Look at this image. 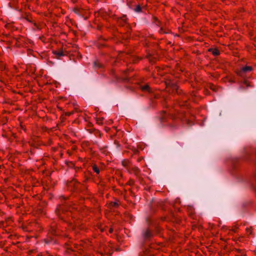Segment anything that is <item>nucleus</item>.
<instances>
[{"instance_id": "dca6fc26", "label": "nucleus", "mask_w": 256, "mask_h": 256, "mask_svg": "<svg viewBox=\"0 0 256 256\" xmlns=\"http://www.w3.org/2000/svg\"><path fill=\"white\" fill-rule=\"evenodd\" d=\"M210 88L214 91H216L217 88L214 85H211Z\"/></svg>"}, {"instance_id": "2eb2a0df", "label": "nucleus", "mask_w": 256, "mask_h": 256, "mask_svg": "<svg viewBox=\"0 0 256 256\" xmlns=\"http://www.w3.org/2000/svg\"><path fill=\"white\" fill-rule=\"evenodd\" d=\"M244 154H245V155H248L250 154V151L248 149H246V150H244Z\"/></svg>"}, {"instance_id": "9b49d317", "label": "nucleus", "mask_w": 256, "mask_h": 256, "mask_svg": "<svg viewBox=\"0 0 256 256\" xmlns=\"http://www.w3.org/2000/svg\"><path fill=\"white\" fill-rule=\"evenodd\" d=\"M134 10L136 12H141L142 8L140 5H138Z\"/></svg>"}, {"instance_id": "0eeeda50", "label": "nucleus", "mask_w": 256, "mask_h": 256, "mask_svg": "<svg viewBox=\"0 0 256 256\" xmlns=\"http://www.w3.org/2000/svg\"><path fill=\"white\" fill-rule=\"evenodd\" d=\"M94 66L96 68H102L103 66L102 64L98 62H94Z\"/></svg>"}, {"instance_id": "ddd939ff", "label": "nucleus", "mask_w": 256, "mask_h": 256, "mask_svg": "<svg viewBox=\"0 0 256 256\" xmlns=\"http://www.w3.org/2000/svg\"><path fill=\"white\" fill-rule=\"evenodd\" d=\"M166 116V114H165V112H163L162 114V116H160V120L162 121H163L165 119V116Z\"/></svg>"}, {"instance_id": "4468645a", "label": "nucleus", "mask_w": 256, "mask_h": 256, "mask_svg": "<svg viewBox=\"0 0 256 256\" xmlns=\"http://www.w3.org/2000/svg\"><path fill=\"white\" fill-rule=\"evenodd\" d=\"M74 12L77 14H78V15H80V9H78V8H75L74 10Z\"/></svg>"}, {"instance_id": "f3484780", "label": "nucleus", "mask_w": 256, "mask_h": 256, "mask_svg": "<svg viewBox=\"0 0 256 256\" xmlns=\"http://www.w3.org/2000/svg\"><path fill=\"white\" fill-rule=\"evenodd\" d=\"M128 162L127 161H122V164L124 166H126L128 164Z\"/></svg>"}, {"instance_id": "1a4fd4ad", "label": "nucleus", "mask_w": 256, "mask_h": 256, "mask_svg": "<svg viewBox=\"0 0 256 256\" xmlns=\"http://www.w3.org/2000/svg\"><path fill=\"white\" fill-rule=\"evenodd\" d=\"M210 51L212 52L214 56H218L220 54V52L217 49H210Z\"/></svg>"}, {"instance_id": "a211bd4d", "label": "nucleus", "mask_w": 256, "mask_h": 256, "mask_svg": "<svg viewBox=\"0 0 256 256\" xmlns=\"http://www.w3.org/2000/svg\"><path fill=\"white\" fill-rule=\"evenodd\" d=\"M102 118H100V119H97L96 120V122L98 124H102Z\"/></svg>"}, {"instance_id": "39448f33", "label": "nucleus", "mask_w": 256, "mask_h": 256, "mask_svg": "<svg viewBox=\"0 0 256 256\" xmlns=\"http://www.w3.org/2000/svg\"><path fill=\"white\" fill-rule=\"evenodd\" d=\"M102 248L104 250V252L106 254H107L108 256H110L112 254L110 253V250L112 248V247L108 246H102Z\"/></svg>"}, {"instance_id": "6e6552de", "label": "nucleus", "mask_w": 256, "mask_h": 256, "mask_svg": "<svg viewBox=\"0 0 256 256\" xmlns=\"http://www.w3.org/2000/svg\"><path fill=\"white\" fill-rule=\"evenodd\" d=\"M140 256H152V255L150 254L148 252V250L145 248L144 250H143L142 253L141 254Z\"/></svg>"}, {"instance_id": "7ed1b4c3", "label": "nucleus", "mask_w": 256, "mask_h": 256, "mask_svg": "<svg viewBox=\"0 0 256 256\" xmlns=\"http://www.w3.org/2000/svg\"><path fill=\"white\" fill-rule=\"evenodd\" d=\"M139 88L144 92L150 93L152 92L151 88L148 84H140L139 86Z\"/></svg>"}, {"instance_id": "9d476101", "label": "nucleus", "mask_w": 256, "mask_h": 256, "mask_svg": "<svg viewBox=\"0 0 256 256\" xmlns=\"http://www.w3.org/2000/svg\"><path fill=\"white\" fill-rule=\"evenodd\" d=\"M238 161V159L236 158H232L230 160V164H232V166H234V165L235 164V163Z\"/></svg>"}, {"instance_id": "f03ea898", "label": "nucleus", "mask_w": 256, "mask_h": 256, "mask_svg": "<svg viewBox=\"0 0 256 256\" xmlns=\"http://www.w3.org/2000/svg\"><path fill=\"white\" fill-rule=\"evenodd\" d=\"M166 84L168 87H170L172 89V92H176L178 94H179V90L175 82L170 81Z\"/></svg>"}, {"instance_id": "6ab92c4d", "label": "nucleus", "mask_w": 256, "mask_h": 256, "mask_svg": "<svg viewBox=\"0 0 256 256\" xmlns=\"http://www.w3.org/2000/svg\"><path fill=\"white\" fill-rule=\"evenodd\" d=\"M242 82L246 86H250V84L247 83V82L246 80H244Z\"/></svg>"}, {"instance_id": "20e7f679", "label": "nucleus", "mask_w": 256, "mask_h": 256, "mask_svg": "<svg viewBox=\"0 0 256 256\" xmlns=\"http://www.w3.org/2000/svg\"><path fill=\"white\" fill-rule=\"evenodd\" d=\"M152 235V232L149 230H146L143 232V236L145 240L149 239Z\"/></svg>"}, {"instance_id": "412c9836", "label": "nucleus", "mask_w": 256, "mask_h": 256, "mask_svg": "<svg viewBox=\"0 0 256 256\" xmlns=\"http://www.w3.org/2000/svg\"><path fill=\"white\" fill-rule=\"evenodd\" d=\"M124 81H127L128 80V78H124Z\"/></svg>"}, {"instance_id": "aec40b11", "label": "nucleus", "mask_w": 256, "mask_h": 256, "mask_svg": "<svg viewBox=\"0 0 256 256\" xmlns=\"http://www.w3.org/2000/svg\"><path fill=\"white\" fill-rule=\"evenodd\" d=\"M112 206H118V204L116 202H113V203H112Z\"/></svg>"}, {"instance_id": "4be33fe9", "label": "nucleus", "mask_w": 256, "mask_h": 256, "mask_svg": "<svg viewBox=\"0 0 256 256\" xmlns=\"http://www.w3.org/2000/svg\"><path fill=\"white\" fill-rule=\"evenodd\" d=\"M112 230H113L112 228H110L109 230V232H112Z\"/></svg>"}, {"instance_id": "b1692460", "label": "nucleus", "mask_w": 256, "mask_h": 256, "mask_svg": "<svg viewBox=\"0 0 256 256\" xmlns=\"http://www.w3.org/2000/svg\"><path fill=\"white\" fill-rule=\"evenodd\" d=\"M116 250L118 251V250H120V248H116Z\"/></svg>"}, {"instance_id": "f257e3e1", "label": "nucleus", "mask_w": 256, "mask_h": 256, "mask_svg": "<svg viewBox=\"0 0 256 256\" xmlns=\"http://www.w3.org/2000/svg\"><path fill=\"white\" fill-rule=\"evenodd\" d=\"M252 70V67L250 66H246L242 68L240 70L236 72L238 76H239L244 78V74Z\"/></svg>"}, {"instance_id": "5701e85b", "label": "nucleus", "mask_w": 256, "mask_h": 256, "mask_svg": "<svg viewBox=\"0 0 256 256\" xmlns=\"http://www.w3.org/2000/svg\"><path fill=\"white\" fill-rule=\"evenodd\" d=\"M240 89L243 90L244 89V88L243 87V86H240Z\"/></svg>"}, {"instance_id": "f8f14e48", "label": "nucleus", "mask_w": 256, "mask_h": 256, "mask_svg": "<svg viewBox=\"0 0 256 256\" xmlns=\"http://www.w3.org/2000/svg\"><path fill=\"white\" fill-rule=\"evenodd\" d=\"M92 168H93V170L96 172L97 174H99L100 172V170H99V169L96 166H92Z\"/></svg>"}, {"instance_id": "423d86ee", "label": "nucleus", "mask_w": 256, "mask_h": 256, "mask_svg": "<svg viewBox=\"0 0 256 256\" xmlns=\"http://www.w3.org/2000/svg\"><path fill=\"white\" fill-rule=\"evenodd\" d=\"M54 54L58 58H59L60 56H64V52L62 50L56 51L54 52Z\"/></svg>"}]
</instances>
